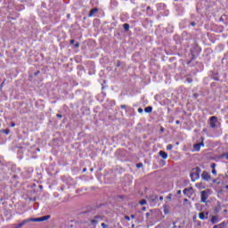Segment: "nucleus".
<instances>
[{"mask_svg":"<svg viewBox=\"0 0 228 228\" xmlns=\"http://www.w3.org/2000/svg\"><path fill=\"white\" fill-rule=\"evenodd\" d=\"M200 172H202V169H200V167H199L192 168V170L191 171V179L192 183H195L197 179H200Z\"/></svg>","mask_w":228,"mask_h":228,"instance_id":"1","label":"nucleus"},{"mask_svg":"<svg viewBox=\"0 0 228 228\" xmlns=\"http://www.w3.org/2000/svg\"><path fill=\"white\" fill-rule=\"evenodd\" d=\"M102 220H104V216L96 215L93 219L89 220V224L93 228H97V224H99V222H102Z\"/></svg>","mask_w":228,"mask_h":228,"instance_id":"2","label":"nucleus"},{"mask_svg":"<svg viewBox=\"0 0 228 228\" xmlns=\"http://www.w3.org/2000/svg\"><path fill=\"white\" fill-rule=\"evenodd\" d=\"M209 193H211V190H209V189H207L200 192L201 202H206L208 200V199L209 198Z\"/></svg>","mask_w":228,"mask_h":228,"instance_id":"3","label":"nucleus"},{"mask_svg":"<svg viewBox=\"0 0 228 228\" xmlns=\"http://www.w3.org/2000/svg\"><path fill=\"white\" fill-rule=\"evenodd\" d=\"M193 187L185 188L183 190V195H186L189 199H191V195H193Z\"/></svg>","mask_w":228,"mask_h":228,"instance_id":"4","label":"nucleus"},{"mask_svg":"<svg viewBox=\"0 0 228 228\" xmlns=\"http://www.w3.org/2000/svg\"><path fill=\"white\" fill-rule=\"evenodd\" d=\"M216 122H218V118L216 116H212L210 118V127L213 129L216 127Z\"/></svg>","mask_w":228,"mask_h":228,"instance_id":"5","label":"nucleus"},{"mask_svg":"<svg viewBox=\"0 0 228 228\" xmlns=\"http://www.w3.org/2000/svg\"><path fill=\"white\" fill-rule=\"evenodd\" d=\"M201 179H203V181H211V175L207 171H203L201 174Z\"/></svg>","mask_w":228,"mask_h":228,"instance_id":"6","label":"nucleus"},{"mask_svg":"<svg viewBox=\"0 0 228 228\" xmlns=\"http://www.w3.org/2000/svg\"><path fill=\"white\" fill-rule=\"evenodd\" d=\"M200 147H204V142H200V143H196L193 145V149L197 152H199V151H200Z\"/></svg>","mask_w":228,"mask_h":228,"instance_id":"7","label":"nucleus"},{"mask_svg":"<svg viewBox=\"0 0 228 228\" xmlns=\"http://www.w3.org/2000/svg\"><path fill=\"white\" fill-rule=\"evenodd\" d=\"M98 12H99V9L97 7L91 9V11L89 12L88 17H94V15H95V13H97Z\"/></svg>","mask_w":228,"mask_h":228,"instance_id":"8","label":"nucleus"},{"mask_svg":"<svg viewBox=\"0 0 228 228\" xmlns=\"http://www.w3.org/2000/svg\"><path fill=\"white\" fill-rule=\"evenodd\" d=\"M227 227V224H225V222H222L219 224H216L213 228H225Z\"/></svg>","mask_w":228,"mask_h":228,"instance_id":"9","label":"nucleus"},{"mask_svg":"<svg viewBox=\"0 0 228 228\" xmlns=\"http://www.w3.org/2000/svg\"><path fill=\"white\" fill-rule=\"evenodd\" d=\"M159 154L161 158H163V159H167V158H168V154L163 151H160Z\"/></svg>","mask_w":228,"mask_h":228,"instance_id":"10","label":"nucleus"},{"mask_svg":"<svg viewBox=\"0 0 228 228\" xmlns=\"http://www.w3.org/2000/svg\"><path fill=\"white\" fill-rule=\"evenodd\" d=\"M210 222H211V224H213L214 225H215V224H218V216H212Z\"/></svg>","mask_w":228,"mask_h":228,"instance_id":"11","label":"nucleus"},{"mask_svg":"<svg viewBox=\"0 0 228 228\" xmlns=\"http://www.w3.org/2000/svg\"><path fill=\"white\" fill-rule=\"evenodd\" d=\"M26 224H28V220H24L21 223L18 224L14 228H21L24 227V225H26Z\"/></svg>","mask_w":228,"mask_h":228,"instance_id":"12","label":"nucleus"},{"mask_svg":"<svg viewBox=\"0 0 228 228\" xmlns=\"http://www.w3.org/2000/svg\"><path fill=\"white\" fill-rule=\"evenodd\" d=\"M51 218V216H44L39 217V222H45V220H49Z\"/></svg>","mask_w":228,"mask_h":228,"instance_id":"13","label":"nucleus"},{"mask_svg":"<svg viewBox=\"0 0 228 228\" xmlns=\"http://www.w3.org/2000/svg\"><path fill=\"white\" fill-rule=\"evenodd\" d=\"M199 217L200 218V220H204L206 218H208V216H206V215L204 214V212H200L199 214Z\"/></svg>","mask_w":228,"mask_h":228,"instance_id":"14","label":"nucleus"},{"mask_svg":"<svg viewBox=\"0 0 228 228\" xmlns=\"http://www.w3.org/2000/svg\"><path fill=\"white\" fill-rule=\"evenodd\" d=\"M145 113H152V107L148 106L144 109Z\"/></svg>","mask_w":228,"mask_h":228,"instance_id":"15","label":"nucleus"},{"mask_svg":"<svg viewBox=\"0 0 228 228\" xmlns=\"http://www.w3.org/2000/svg\"><path fill=\"white\" fill-rule=\"evenodd\" d=\"M146 10H147V13H148V15H150V17L153 15L154 12H152V10H151V6H148L146 8Z\"/></svg>","mask_w":228,"mask_h":228,"instance_id":"16","label":"nucleus"},{"mask_svg":"<svg viewBox=\"0 0 228 228\" xmlns=\"http://www.w3.org/2000/svg\"><path fill=\"white\" fill-rule=\"evenodd\" d=\"M196 187L199 188L200 190H204V185L202 184V183H196Z\"/></svg>","mask_w":228,"mask_h":228,"instance_id":"17","label":"nucleus"},{"mask_svg":"<svg viewBox=\"0 0 228 228\" xmlns=\"http://www.w3.org/2000/svg\"><path fill=\"white\" fill-rule=\"evenodd\" d=\"M28 222H40V217L27 219Z\"/></svg>","mask_w":228,"mask_h":228,"instance_id":"18","label":"nucleus"},{"mask_svg":"<svg viewBox=\"0 0 228 228\" xmlns=\"http://www.w3.org/2000/svg\"><path fill=\"white\" fill-rule=\"evenodd\" d=\"M123 28H124L125 31H129L130 26H129L128 23H125V24L123 25Z\"/></svg>","mask_w":228,"mask_h":228,"instance_id":"19","label":"nucleus"},{"mask_svg":"<svg viewBox=\"0 0 228 228\" xmlns=\"http://www.w3.org/2000/svg\"><path fill=\"white\" fill-rule=\"evenodd\" d=\"M1 133H4V134H10V129H4V130H1Z\"/></svg>","mask_w":228,"mask_h":228,"instance_id":"20","label":"nucleus"},{"mask_svg":"<svg viewBox=\"0 0 228 228\" xmlns=\"http://www.w3.org/2000/svg\"><path fill=\"white\" fill-rule=\"evenodd\" d=\"M139 204H140L141 206H145V204H147V200H142L139 202Z\"/></svg>","mask_w":228,"mask_h":228,"instance_id":"21","label":"nucleus"},{"mask_svg":"<svg viewBox=\"0 0 228 228\" xmlns=\"http://www.w3.org/2000/svg\"><path fill=\"white\" fill-rule=\"evenodd\" d=\"M172 149H174V145L168 144V145L167 146V151H172Z\"/></svg>","mask_w":228,"mask_h":228,"instance_id":"22","label":"nucleus"},{"mask_svg":"<svg viewBox=\"0 0 228 228\" xmlns=\"http://www.w3.org/2000/svg\"><path fill=\"white\" fill-rule=\"evenodd\" d=\"M210 167H211V169H212V170H215V168L216 167V163H212V164L210 165Z\"/></svg>","mask_w":228,"mask_h":228,"instance_id":"23","label":"nucleus"},{"mask_svg":"<svg viewBox=\"0 0 228 228\" xmlns=\"http://www.w3.org/2000/svg\"><path fill=\"white\" fill-rule=\"evenodd\" d=\"M212 182L214 183V184H220L218 179H214Z\"/></svg>","mask_w":228,"mask_h":228,"instance_id":"24","label":"nucleus"},{"mask_svg":"<svg viewBox=\"0 0 228 228\" xmlns=\"http://www.w3.org/2000/svg\"><path fill=\"white\" fill-rule=\"evenodd\" d=\"M151 213H152V210H151L150 212L146 213V218L149 219V217L151 216Z\"/></svg>","mask_w":228,"mask_h":228,"instance_id":"25","label":"nucleus"},{"mask_svg":"<svg viewBox=\"0 0 228 228\" xmlns=\"http://www.w3.org/2000/svg\"><path fill=\"white\" fill-rule=\"evenodd\" d=\"M136 167L138 168H142L143 167V164L142 163H138V164H136Z\"/></svg>","mask_w":228,"mask_h":228,"instance_id":"26","label":"nucleus"},{"mask_svg":"<svg viewBox=\"0 0 228 228\" xmlns=\"http://www.w3.org/2000/svg\"><path fill=\"white\" fill-rule=\"evenodd\" d=\"M125 220H126L127 222L131 221V217H129V216H125Z\"/></svg>","mask_w":228,"mask_h":228,"instance_id":"27","label":"nucleus"},{"mask_svg":"<svg viewBox=\"0 0 228 228\" xmlns=\"http://www.w3.org/2000/svg\"><path fill=\"white\" fill-rule=\"evenodd\" d=\"M188 202H189L188 199H184L183 200V206H186V204H188Z\"/></svg>","mask_w":228,"mask_h":228,"instance_id":"28","label":"nucleus"},{"mask_svg":"<svg viewBox=\"0 0 228 228\" xmlns=\"http://www.w3.org/2000/svg\"><path fill=\"white\" fill-rule=\"evenodd\" d=\"M137 111H138V113H143V109L139 108V109L137 110Z\"/></svg>","mask_w":228,"mask_h":228,"instance_id":"29","label":"nucleus"},{"mask_svg":"<svg viewBox=\"0 0 228 228\" xmlns=\"http://www.w3.org/2000/svg\"><path fill=\"white\" fill-rule=\"evenodd\" d=\"M102 228H108V224H104V223H102Z\"/></svg>","mask_w":228,"mask_h":228,"instance_id":"30","label":"nucleus"},{"mask_svg":"<svg viewBox=\"0 0 228 228\" xmlns=\"http://www.w3.org/2000/svg\"><path fill=\"white\" fill-rule=\"evenodd\" d=\"M191 26L195 27V26H197V23L195 21H191Z\"/></svg>","mask_w":228,"mask_h":228,"instance_id":"31","label":"nucleus"},{"mask_svg":"<svg viewBox=\"0 0 228 228\" xmlns=\"http://www.w3.org/2000/svg\"><path fill=\"white\" fill-rule=\"evenodd\" d=\"M56 117L57 118H63V116L61 114H57Z\"/></svg>","mask_w":228,"mask_h":228,"instance_id":"32","label":"nucleus"},{"mask_svg":"<svg viewBox=\"0 0 228 228\" xmlns=\"http://www.w3.org/2000/svg\"><path fill=\"white\" fill-rule=\"evenodd\" d=\"M215 212H216V213H220V208H215Z\"/></svg>","mask_w":228,"mask_h":228,"instance_id":"33","label":"nucleus"},{"mask_svg":"<svg viewBox=\"0 0 228 228\" xmlns=\"http://www.w3.org/2000/svg\"><path fill=\"white\" fill-rule=\"evenodd\" d=\"M167 200H170V199H172V194H168V195L167 196Z\"/></svg>","mask_w":228,"mask_h":228,"instance_id":"34","label":"nucleus"},{"mask_svg":"<svg viewBox=\"0 0 228 228\" xmlns=\"http://www.w3.org/2000/svg\"><path fill=\"white\" fill-rule=\"evenodd\" d=\"M74 42H76L74 39H70L69 41L70 45H74Z\"/></svg>","mask_w":228,"mask_h":228,"instance_id":"35","label":"nucleus"},{"mask_svg":"<svg viewBox=\"0 0 228 228\" xmlns=\"http://www.w3.org/2000/svg\"><path fill=\"white\" fill-rule=\"evenodd\" d=\"M213 79H214L215 81H220V78H218V77H214Z\"/></svg>","mask_w":228,"mask_h":228,"instance_id":"36","label":"nucleus"},{"mask_svg":"<svg viewBox=\"0 0 228 228\" xmlns=\"http://www.w3.org/2000/svg\"><path fill=\"white\" fill-rule=\"evenodd\" d=\"M193 97H194V99H198L199 98V94H194Z\"/></svg>","mask_w":228,"mask_h":228,"instance_id":"37","label":"nucleus"},{"mask_svg":"<svg viewBox=\"0 0 228 228\" xmlns=\"http://www.w3.org/2000/svg\"><path fill=\"white\" fill-rule=\"evenodd\" d=\"M212 174H213L214 175H216V169H212Z\"/></svg>","mask_w":228,"mask_h":228,"instance_id":"38","label":"nucleus"},{"mask_svg":"<svg viewBox=\"0 0 228 228\" xmlns=\"http://www.w3.org/2000/svg\"><path fill=\"white\" fill-rule=\"evenodd\" d=\"M40 74V70H37V72L34 73V76H38Z\"/></svg>","mask_w":228,"mask_h":228,"instance_id":"39","label":"nucleus"},{"mask_svg":"<svg viewBox=\"0 0 228 228\" xmlns=\"http://www.w3.org/2000/svg\"><path fill=\"white\" fill-rule=\"evenodd\" d=\"M125 197L126 196H124V195H119V196H118V199H125Z\"/></svg>","mask_w":228,"mask_h":228,"instance_id":"40","label":"nucleus"},{"mask_svg":"<svg viewBox=\"0 0 228 228\" xmlns=\"http://www.w3.org/2000/svg\"><path fill=\"white\" fill-rule=\"evenodd\" d=\"M120 108H121V110H126V105H121Z\"/></svg>","mask_w":228,"mask_h":228,"instance_id":"41","label":"nucleus"},{"mask_svg":"<svg viewBox=\"0 0 228 228\" xmlns=\"http://www.w3.org/2000/svg\"><path fill=\"white\" fill-rule=\"evenodd\" d=\"M117 67H120V61H117Z\"/></svg>","mask_w":228,"mask_h":228,"instance_id":"42","label":"nucleus"},{"mask_svg":"<svg viewBox=\"0 0 228 228\" xmlns=\"http://www.w3.org/2000/svg\"><path fill=\"white\" fill-rule=\"evenodd\" d=\"M191 81H193L191 78H187L188 83H191Z\"/></svg>","mask_w":228,"mask_h":228,"instance_id":"43","label":"nucleus"},{"mask_svg":"<svg viewBox=\"0 0 228 228\" xmlns=\"http://www.w3.org/2000/svg\"><path fill=\"white\" fill-rule=\"evenodd\" d=\"M82 213H83V215H87L88 213H90V211H84Z\"/></svg>","mask_w":228,"mask_h":228,"instance_id":"44","label":"nucleus"},{"mask_svg":"<svg viewBox=\"0 0 228 228\" xmlns=\"http://www.w3.org/2000/svg\"><path fill=\"white\" fill-rule=\"evenodd\" d=\"M11 126H12V127H15V123H14V122H12V123H11Z\"/></svg>","mask_w":228,"mask_h":228,"instance_id":"45","label":"nucleus"},{"mask_svg":"<svg viewBox=\"0 0 228 228\" xmlns=\"http://www.w3.org/2000/svg\"><path fill=\"white\" fill-rule=\"evenodd\" d=\"M75 47H76V48L79 47V43H77V44L75 45Z\"/></svg>","mask_w":228,"mask_h":228,"instance_id":"46","label":"nucleus"},{"mask_svg":"<svg viewBox=\"0 0 228 228\" xmlns=\"http://www.w3.org/2000/svg\"><path fill=\"white\" fill-rule=\"evenodd\" d=\"M175 124L179 125V124H181V121L180 120H176Z\"/></svg>","mask_w":228,"mask_h":228,"instance_id":"47","label":"nucleus"},{"mask_svg":"<svg viewBox=\"0 0 228 228\" xmlns=\"http://www.w3.org/2000/svg\"><path fill=\"white\" fill-rule=\"evenodd\" d=\"M177 195H181V190L177 191Z\"/></svg>","mask_w":228,"mask_h":228,"instance_id":"48","label":"nucleus"},{"mask_svg":"<svg viewBox=\"0 0 228 228\" xmlns=\"http://www.w3.org/2000/svg\"><path fill=\"white\" fill-rule=\"evenodd\" d=\"M191 60L193 61V60H195V55L192 54V58Z\"/></svg>","mask_w":228,"mask_h":228,"instance_id":"49","label":"nucleus"},{"mask_svg":"<svg viewBox=\"0 0 228 228\" xmlns=\"http://www.w3.org/2000/svg\"><path fill=\"white\" fill-rule=\"evenodd\" d=\"M193 61L191 59L189 61H188V65H190V63H191Z\"/></svg>","mask_w":228,"mask_h":228,"instance_id":"50","label":"nucleus"},{"mask_svg":"<svg viewBox=\"0 0 228 228\" xmlns=\"http://www.w3.org/2000/svg\"><path fill=\"white\" fill-rule=\"evenodd\" d=\"M224 157L226 158V159H228V153H225Z\"/></svg>","mask_w":228,"mask_h":228,"instance_id":"51","label":"nucleus"},{"mask_svg":"<svg viewBox=\"0 0 228 228\" xmlns=\"http://www.w3.org/2000/svg\"><path fill=\"white\" fill-rule=\"evenodd\" d=\"M131 218H136V216L131 215Z\"/></svg>","mask_w":228,"mask_h":228,"instance_id":"52","label":"nucleus"},{"mask_svg":"<svg viewBox=\"0 0 228 228\" xmlns=\"http://www.w3.org/2000/svg\"><path fill=\"white\" fill-rule=\"evenodd\" d=\"M169 122H174V118H171Z\"/></svg>","mask_w":228,"mask_h":228,"instance_id":"53","label":"nucleus"},{"mask_svg":"<svg viewBox=\"0 0 228 228\" xmlns=\"http://www.w3.org/2000/svg\"><path fill=\"white\" fill-rule=\"evenodd\" d=\"M174 228L177 227V225H175V222L173 223Z\"/></svg>","mask_w":228,"mask_h":228,"instance_id":"54","label":"nucleus"},{"mask_svg":"<svg viewBox=\"0 0 228 228\" xmlns=\"http://www.w3.org/2000/svg\"><path fill=\"white\" fill-rule=\"evenodd\" d=\"M159 200H163V196H160V197H159Z\"/></svg>","mask_w":228,"mask_h":228,"instance_id":"55","label":"nucleus"},{"mask_svg":"<svg viewBox=\"0 0 228 228\" xmlns=\"http://www.w3.org/2000/svg\"><path fill=\"white\" fill-rule=\"evenodd\" d=\"M154 200H158V196H155Z\"/></svg>","mask_w":228,"mask_h":228,"instance_id":"56","label":"nucleus"},{"mask_svg":"<svg viewBox=\"0 0 228 228\" xmlns=\"http://www.w3.org/2000/svg\"><path fill=\"white\" fill-rule=\"evenodd\" d=\"M83 172H86V167H85V168L83 169Z\"/></svg>","mask_w":228,"mask_h":228,"instance_id":"57","label":"nucleus"},{"mask_svg":"<svg viewBox=\"0 0 228 228\" xmlns=\"http://www.w3.org/2000/svg\"><path fill=\"white\" fill-rule=\"evenodd\" d=\"M90 171H91V172H94V168H91Z\"/></svg>","mask_w":228,"mask_h":228,"instance_id":"58","label":"nucleus"},{"mask_svg":"<svg viewBox=\"0 0 228 228\" xmlns=\"http://www.w3.org/2000/svg\"><path fill=\"white\" fill-rule=\"evenodd\" d=\"M225 190H228V185L225 186Z\"/></svg>","mask_w":228,"mask_h":228,"instance_id":"59","label":"nucleus"},{"mask_svg":"<svg viewBox=\"0 0 228 228\" xmlns=\"http://www.w3.org/2000/svg\"><path fill=\"white\" fill-rule=\"evenodd\" d=\"M142 211H145V207L142 208Z\"/></svg>","mask_w":228,"mask_h":228,"instance_id":"60","label":"nucleus"},{"mask_svg":"<svg viewBox=\"0 0 228 228\" xmlns=\"http://www.w3.org/2000/svg\"><path fill=\"white\" fill-rule=\"evenodd\" d=\"M206 215H207V216H208V215H209V212H206Z\"/></svg>","mask_w":228,"mask_h":228,"instance_id":"61","label":"nucleus"},{"mask_svg":"<svg viewBox=\"0 0 228 228\" xmlns=\"http://www.w3.org/2000/svg\"><path fill=\"white\" fill-rule=\"evenodd\" d=\"M132 227L134 228V224H132Z\"/></svg>","mask_w":228,"mask_h":228,"instance_id":"62","label":"nucleus"},{"mask_svg":"<svg viewBox=\"0 0 228 228\" xmlns=\"http://www.w3.org/2000/svg\"><path fill=\"white\" fill-rule=\"evenodd\" d=\"M37 151H40V149L37 148Z\"/></svg>","mask_w":228,"mask_h":228,"instance_id":"63","label":"nucleus"},{"mask_svg":"<svg viewBox=\"0 0 228 228\" xmlns=\"http://www.w3.org/2000/svg\"><path fill=\"white\" fill-rule=\"evenodd\" d=\"M175 1H179V0H175Z\"/></svg>","mask_w":228,"mask_h":228,"instance_id":"64","label":"nucleus"}]
</instances>
